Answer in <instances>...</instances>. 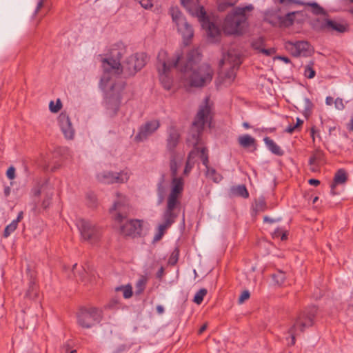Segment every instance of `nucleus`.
Listing matches in <instances>:
<instances>
[{"label":"nucleus","mask_w":353,"mask_h":353,"mask_svg":"<svg viewBox=\"0 0 353 353\" xmlns=\"http://www.w3.org/2000/svg\"><path fill=\"white\" fill-rule=\"evenodd\" d=\"M201 57L198 48L192 49L185 54L179 50L176 51L174 59L171 61L168 52L161 50L157 55V70L159 72H169L172 68H177L188 77L190 86L203 87L212 81L213 70L208 64L199 65Z\"/></svg>","instance_id":"f257e3e1"},{"label":"nucleus","mask_w":353,"mask_h":353,"mask_svg":"<svg viewBox=\"0 0 353 353\" xmlns=\"http://www.w3.org/2000/svg\"><path fill=\"white\" fill-rule=\"evenodd\" d=\"M123 49L117 46H113L106 54L107 57L101 59L103 74L99 84L102 89L105 88L111 80L112 74L119 76L123 73L125 77H131L145 65L147 56L144 52L133 54L121 63V60L123 55Z\"/></svg>","instance_id":"f03ea898"},{"label":"nucleus","mask_w":353,"mask_h":353,"mask_svg":"<svg viewBox=\"0 0 353 353\" xmlns=\"http://www.w3.org/2000/svg\"><path fill=\"white\" fill-rule=\"evenodd\" d=\"M117 195L118 200L109 210L112 219L119 225L121 234L132 238L141 236L143 221L139 219L127 220L131 210L129 201L119 192Z\"/></svg>","instance_id":"7ed1b4c3"},{"label":"nucleus","mask_w":353,"mask_h":353,"mask_svg":"<svg viewBox=\"0 0 353 353\" xmlns=\"http://www.w3.org/2000/svg\"><path fill=\"white\" fill-rule=\"evenodd\" d=\"M214 117L210 98L205 97L203 104L199 106L188 134L186 143L189 146H198L201 141V136L205 125L211 128Z\"/></svg>","instance_id":"20e7f679"},{"label":"nucleus","mask_w":353,"mask_h":353,"mask_svg":"<svg viewBox=\"0 0 353 353\" xmlns=\"http://www.w3.org/2000/svg\"><path fill=\"white\" fill-rule=\"evenodd\" d=\"M181 2L191 15L199 19L209 37L215 39L220 36V28L214 22L210 21L203 6L199 4V0H181Z\"/></svg>","instance_id":"39448f33"},{"label":"nucleus","mask_w":353,"mask_h":353,"mask_svg":"<svg viewBox=\"0 0 353 353\" xmlns=\"http://www.w3.org/2000/svg\"><path fill=\"white\" fill-rule=\"evenodd\" d=\"M253 10L252 5L245 7H236L233 12L228 14L223 22V31L226 34L241 35L243 33L244 25L246 23V11Z\"/></svg>","instance_id":"423d86ee"},{"label":"nucleus","mask_w":353,"mask_h":353,"mask_svg":"<svg viewBox=\"0 0 353 353\" xmlns=\"http://www.w3.org/2000/svg\"><path fill=\"white\" fill-rule=\"evenodd\" d=\"M317 313L318 307L315 305H310L298 314L293 325L288 330V333L291 336L290 345H295L296 335L298 332H303L305 329L313 326Z\"/></svg>","instance_id":"0eeeda50"},{"label":"nucleus","mask_w":353,"mask_h":353,"mask_svg":"<svg viewBox=\"0 0 353 353\" xmlns=\"http://www.w3.org/2000/svg\"><path fill=\"white\" fill-rule=\"evenodd\" d=\"M77 325L83 329H90L103 319V311L95 307H80L76 312Z\"/></svg>","instance_id":"6e6552de"},{"label":"nucleus","mask_w":353,"mask_h":353,"mask_svg":"<svg viewBox=\"0 0 353 353\" xmlns=\"http://www.w3.org/2000/svg\"><path fill=\"white\" fill-rule=\"evenodd\" d=\"M181 141V134L175 125H170L167 130L165 139L166 151L170 155V167L175 172V166L181 157L176 151V148Z\"/></svg>","instance_id":"1a4fd4ad"},{"label":"nucleus","mask_w":353,"mask_h":353,"mask_svg":"<svg viewBox=\"0 0 353 353\" xmlns=\"http://www.w3.org/2000/svg\"><path fill=\"white\" fill-rule=\"evenodd\" d=\"M172 21L176 24L178 31L182 34L184 42L187 44L194 36L192 26L189 24L183 13L177 6H171L169 9Z\"/></svg>","instance_id":"9d476101"},{"label":"nucleus","mask_w":353,"mask_h":353,"mask_svg":"<svg viewBox=\"0 0 353 353\" xmlns=\"http://www.w3.org/2000/svg\"><path fill=\"white\" fill-rule=\"evenodd\" d=\"M125 86V83L121 85L114 83L112 85L110 90L105 94V105L107 109L110 111L109 114L111 117L115 116L119 110L122 99V92Z\"/></svg>","instance_id":"9b49d317"},{"label":"nucleus","mask_w":353,"mask_h":353,"mask_svg":"<svg viewBox=\"0 0 353 353\" xmlns=\"http://www.w3.org/2000/svg\"><path fill=\"white\" fill-rule=\"evenodd\" d=\"M77 226L82 238L90 243H95L100 239L101 233L99 229L90 221L85 219H79Z\"/></svg>","instance_id":"f8f14e48"},{"label":"nucleus","mask_w":353,"mask_h":353,"mask_svg":"<svg viewBox=\"0 0 353 353\" xmlns=\"http://www.w3.org/2000/svg\"><path fill=\"white\" fill-rule=\"evenodd\" d=\"M161 126L159 119H152L145 122L139 128L134 137L137 142H142L153 134Z\"/></svg>","instance_id":"ddd939ff"},{"label":"nucleus","mask_w":353,"mask_h":353,"mask_svg":"<svg viewBox=\"0 0 353 353\" xmlns=\"http://www.w3.org/2000/svg\"><path fill=\"white\" fill-rule=\"evenodd\" d=\"M310 47V43L305 41H297L295 42L288 41L285 43V48L295 57L299 56L307 57Z\"/></svg>","instance_id":"4468645a"},{"label":"nucleus","mask_w":353,"mask_h":353,"mask_svg":"<svg viewBox=\"0 0 353 353\" xmlns=\"http://www.w3.org/2000/svg\"><path fill=\"white\" fill-rule=\"evenodd\" d=\"M99 180L104 183H123L128 181L129 175L128 172L121 171L120 172H114L111 171L103 172L97 176Z\"/></svg>","instance_id":"2eb2a0df"},{"label":"nucleus","mask_w":353,"mask_h":353,"mask_svg":"<svg viewBox=\"0 0 353 353\" xmlns=\"http://www.w3.org/2000/svg\"><path fill=\"white\" fill-rule=\"evenodd\" d=\"M318 28L321 30H326L328 32L336 31L339 33H344L349 30L347 24L341 23L328 19H323L320 23Z\"/></svg>","instance_id":"dca6fc26"},{"label":"nucleus","mask_w":353,"mask_h":353,"mask_svg":"<svg viewBox=\"0 0 353 353\" xmlns=\"http://www.w3.org/2000/svg\"><path fill=\"white\" fill-rule=\"evenodd\" d=\"M58 122L64 137L67 139H72L74 136V130L66 112H61L59 114Z\"/></svg>","instance_id":"f3484780"},{"label":"nucleus","mask_w":353,"mask_h":353,"mask_svg":"<svg viewBox=\"0 0 353 353\" xmlns=\"http://www.w3.org/2000/svg\"><path fill=\"white\" fill-rule=\"evenodd\" d=\"M324 161L325 154L321 150L316 149L313 151L308 161L310 166V171L312 172H319L320 168L323 164Z\"/></svg>","instance_id":"a211bd4d"},{"label":"nucleus","mask_w":353,"mask_h":353,"mask_svg":"<svg viewBox=\"0 0 353 353\" xmlns=\"http://www.w3.org/2000/svg\"><path fill=\"white\" fill-rule=\"evenodd\" d=\"M172 176V188L170 193L181 195L184 188V181L182 177H177L178 164H176L175 172H173L172 167H170Z\"/></svg>","instance_id":"6ab92c4d"},{"label":"nucleus","mask_w":353,"mask_h":353,"mask_svg":"<svg viewBox=\"0 0 353 353\" xmlns=\"http://www.w3.org/2000/svg\"><path fill=\"white\" fill-rule=\"evenodd\" d=\"M267 203L263 196H261L256 199L252 204V213L253 216H256L259 213L264 212L267 210Z\"/></svg>","instance_id":"aec40b11"},{"label":"nucleus","mask_w":353,"mask_h":353,"mask_svg":"<svg viewBox=\"0 0 353 353\" xmlns=\"http://www.w3.org/2000/svg\"><path fill=\"white\" fill-rule=\"evenodd\" d=\"M39 296V288L34 280L31 279L28 283V290L25 294V298L33 301Z\"/></svg>","instance_id":"412c9836"},{"label":"nucleus","mask_w":353,"mask_h":353,"mask_svg":"<svg viewBox=\"0 0 353 353\" xmlns=\"http://www.w3.org/2000/svg\"><path fill=\"white\" fill-rule=\"evenodd\" d=\"M263 141L268 147V150L275 155L283 156L284 154L283 150L270 137H265Z\"/></svg>","instance_id":"4be33fe9"},{"label":"nucleus","mask_w":353,"mask_h":353,"mask_svg":"<svg viewBox=\"0 0 353 353\" xmlns=\"http://www.w3.org/2000/svg\"><path fill=\"white\" fill-rule=\"evenodd\" d=\"M178 214V212H176L175 210H172L166 208L163 216V222H165L167 225H170L171 226L175 222V220L177 218Z\"/></svg>","instance_id":"5701e85b"},{"label":"nucleus","mask_w":353,"mask_h":353,"mask_svg":"<svg viewBox=\"0 0 353 353\" xmlns=\"http://www.w3.org/2000/svg\"><path fill=\"white\" fill-rule=\"evenodd\" d=\"M347 181V174L344 169H339L334 174L332 183L334 184H343Z\"/></svg>","instance_id":"b1692460"},{"label":"nucleus","mask_w":353,"mask_h":353,"mask_svg":"<svg viewBox=\"0 0 353 353\" xmlns=\"http://www.w3.org/2000/svg\"><path fill=\"white\" fill-rule=\"evenodd\" d=\"M179 195L170 193L168 197L166 208L175 210V209L180 205V201L179 200Z\"/></svg>","instance_id":"393cba45"},{"label":"nucleus","mask_w":353,"mask_h":353,"mask_svg":"<svg viewBox=\"0 0 353 353\" xmlns=\"http://www.w3.org/2000/svg\"><path fill=\"white\" fill-rule=\"evenodd\" d=\"M239 143L243 148H248L255 145V139L249 134L241 136L238 139Z\"/></svg>","instance_id":"a878e982"},{"label":"nucleus","mask_w":353,"mask_h":353,"mask_svg":"<svg viewBox=\"0 0 353 353\" xmlns=\"http://www.w3.org/2000/svg\"><path fill=\"white\" fill-rule=\"evenodd\" d=\"M168 72H159V80L163 85V87L167 90H170L172 85V79L168 76Z\"/></svg>","instance_id":"bb28decb"},{"label":"nucleus","mask_w":353,"mask_h":353,"mask_svg":"<svg viewBox=\"0 0 353 353\" xmlns=\"http://www.w3.org/2000/svg\"><path fill=\"white\" fill-rule=\"evenodd\" d=\"M295 12L288 13L284 17L279 18L280 24L283 27H290L293 24Z\"/></svg>","instance_id":"cd10ccee"},{"label":"nucleus","mask_w":353,"mask_h":353,"mask_svg":"<svg viewBox=\"0 0 353 353\" xmlns=\"http://www.w3.org/2000/svg\"><path fill=\"white\" fill-rule=\"evenodd\" d=\"M147 282H148V278L145 276H141L139 278V279L137 281V282L136 283V285H135V288H136L135 294L137 295H139L144 292L146 285H147Z\"/></svg>","instance_id":"c85d7f7f"},{"label":"nucleus","mask_w":353,"mask_h":353,"mask_svg":"<svg viewBox=\"0 0 353 353\" xmlns=\"http://www.w3.org/2000/svg\"><path fill=\"white\" fill-rule=\"evenodd\" d=\"M272 278L278 285H282L286 279V273L281 270H276V272L272 274Z\"/></svg>","instance_id":"c756f323"},{"label":"nucleus","mask_w":353,"mask_h":353,"mask_svg":"<svg viewBox=\"0 0 353 353\" xmlns=\"http://www.w3.org/2000/svg\"><path fill=\"white\" fill-rule=\"evenodd\" d=\"M206 175L215 183H219L223 179L221 174L218 173L213 168L209 167L206 169Z\"/></svg>","instance_id":"7c9ffc66"},{"label":"nucleus","mask_w":353,"mask_h":353,"mask_svg":"<svg viewBox=\"0 0 353 353\" xmlns=\"http://www.w3.org/2000/svg\"><path fill=\"white\" fill-rule=\"evenodd\" d=\"M314 62L310 61L304 67V76L307 79H313L316 75V71L314 69Z\"/></svg>","instance_id":"2f4dec72"},{"label":"nucleus","mask_w":353,"mask_h":353,"mask_svg":"<svg viewBox=\"0 0 353 353\" xmlns=\"http://www.w3.org/2000/svg\"><path fill=\"white\" fill-rule=\"evenodd\" d=\"M236 195L244 199L249 197V192L245 185H239L233 189Z\"/></svg>","instance_id":"473e14b6"},{"label":"nucleus","mask_w":353,"mask_h":353,"mask_svg":"<svg viewBox=\"0 0 353 353\" xmlns=\"http://www.w3.org/2000/svg\"><path fill=\"white\" fill-rule=\"evenodd\" d=\"M313 108L314 104L312 103V102L308 98H305L304 109L303 110V114L306 118H308L311 115Z\"/></svg>","instance_id":"72a5a7b5"},{"label":"nucleus","mask_w":353,"mask_h":353,"mask_svg":"<svg viewBox=\"0 0 353 353\" xmlns=\"http://www.w3.org/2000/svg\"><path fill=\"white\" fill-rule=\"evenodd\" d=\"M265 45V39L262 37L257 38L251 43L252 48L259 52H261V50L264 48Z\"/></svg>","instance_id":"f704fd0d"},{"label":"nucleus","mask_w":353,"mask_h":353,"mask_svg":"<svg viewBox=\"0 0 353 353\" xmlns=\"http://www.w3.org/2000/svg\"><path fill=\"white\" fill-rule=\"evenodd\" d=\"M199 154H200V159L202 161L203 165H205L206 169L208 168L210 166L208 149L205 147L200 148Z\"/></svg>","instance_id":"c9c22d12"},{"label":"nucleus","mask_w":353,"mask_h":353,"mask_svg":"<svg viewBox=\"0 0 353 353\" xmlns=\"http://www.w3.org/2000/svg\"><path fill=\"white\" fill-rule=\"evenodd\" d=\"M207 293L208 290L205 288L200 289L194 295L193 301L197 305L201 304Z\"/></svg>","instance_id":"e433bc0d"},{"label":"nucleus","mask_w":353,"mask_h":353,"mask_svg":"<svg viewBox=\"0 0 353 353\" xmlns=\"http://www.w3.org/2000/svg\"><path fill=\"white\" fill-rule=\"evenodd\" d=\"M116 291H123V297L125 299H129L132 296V288L130 285L125 286H120L116 288Z\"/></svg>","instance_id":"4c0bfd02"},{"label":"nucleus","mask_w":353,"mask_h":353,"mask_svg":"<svg viewBox=\"0 0 353 353\" xmlns=\"http://www.w3.org/2000/svg\"><path fill=\"white\" fill-rule=\"evenodd\" d=\"M179 252L180 251L179 248H175L168 259V263L170 265H175L177 263L179 257Z\"/></svg>","instance_id":"58836bf2"},{"label":"nucleus","mask_w":353,"mask_h":353,"mask_svg":"<svg viewBox=\"0 0 353 353\" xmlns=\"http://www.w3.org/2000/svg\"><path fill=\"white\" fill-rule=\"evenodd\" d=\"M17 225H16L15 222L12 221L9 225H8L3 231V236L4 238H8L14 231L17 228Z\"/></svg>","instance_id":"ea45409f"},{"label":"nucleus","mask_w":353,"mask_h":353,"mask_svg":"<svg viewBox=\"0 0 353 353\" xmlns=\"http://www.w3.org/2000/svg\"><path fill=\"white\" fill-rule=\"evenodd\" d=\"M307 5L312 7V12L313 14L316 15L325 14L324 9L321 6H320L317 3L313 2L311 3H308Z\"/></svg>","instance_id":"a19ab883"},{"label":"nucleus","mask_w":353,"mask_h":353,"mask_svg":"<svg viewBox=\"0 0 353 353\" xmlns=\"http://www.w3.org/2000/svg\"><path fill=\"white\" fill-rule=\"evenodd\" d=\"M62 108V103L59 99L57 100L56 104H54V101H51L49 104L50 110L53 113L58 112Z\"/></svg>","instance_id":"79ce46f5"},{"label":"nucleus","mask_w":353,"mask_h":353,"mask_svg":"<svg viewBox=\"0 0 353 353\" xmlns=\"http://www.w3.org/2000/svg\"><path fill=\"white\" fill-rule=\"evenodd\" d=\"M200 148L198 146L193 147V149L189 152L187 159L192 161L199 154Z\"/></svg>","instance_id":"37998d69"},{"label":"nucleus","mask_w":353,"mask_h":353,"mask_svg":"<svg viewBox=\"0 0 353 353\" xmlns=\"http://www.w3.org/2000/svg\"><path fill=\"white\" fill-rule=\"evenodd\" d=\"M229 2L225 0H220V2L218 4V10L220 12H223L227 10L228 8L232 7V6L228 5Z\"/></svg>","instance_id":"c03bdc74"},{"label":"nucleus","mask_w":353,"mask_h":353,"mask_svg":"<svg viewBox=\"0 0 353 353\" xmlns=\"http://www.w3.org/2000/svg\"><path fill=\"white\" fill-rule=\"evenodd\" d=\"M228 59H231L233 61V67L239 68L241 64V56L235 55L234 59H232V56L230 53H228Z\"/></svg>","instance_id":"a18cd8bd"},{"label":"nucleus","mask_w":353,"mask_h":353,"mask_svg":"<svg viewBox=\"0 0 353 353\" xmlns=\"http://www.w3.org/2000/svg\"><path fill=\"white\" fill-rule=\"evenodd\" d=\"M86 198L90 201L89 205L90 206H94L97 204V199L96 195L94 193H88Z\"/></svg>","instance_id":"49530a36"},{"label":"nucleus","mask_w":353,"mask_h":353,"mask_svg":"<svg viewBox=\"0 0 353 353\" xmlns=\"http://www.w3.org/2000/svg\"><path fill=\"white\" fill-rule=\"evenodd\" d=\"M194 165V162L193 161H190V159H187L185 163V166L184 168V174H188L190 172L191 170Z\"/></svg>","instance_id":"de8ad7c7"},{"label":"nucleus","mask_w":353,"mask_h":353,"mask_svg":"<svg viewBox=\"0 0 353 353\" xmlns=\"http://www.w3.org/2000/svg\"><path fill=\"white\" fill-rule=\"evenodd\" d=\"M335 108L339 110H343L345 108V105L343 103V100L341 98L337 97L334 100Z\"/></svg>","instance_id":"09e8293b"},{"label":"nucleus","mask_w":353,"mask_h":353,"mask_svg":"<svg viewBox=\"0 0 353 353\" xmlns=\"http://www.w3.org/2000/svg\"><path fill=\"white\" fill-rule=\"evenodd\" d=\"M250 296V294L248 290H244L241 294L239 298V303H242L245 300L248 299Z\"/></svg>","instance_id":"8fccbe9b"},{"label":"nucleus","mask_w":353,"mask_h":353,"mask_svg":"<svg viewBox=\"0 0 353 353\" xmlns=\"http://www.w3.org/2000/svg\"><path fill=\"white\" fill-rule=\"evenodd\" d=\"M120 301L117 299H112L108 304V307L110 309H114L119 307Z\"/></svg>","instance_id":"3c124183"},{"label":"nucleus","mask_w":353,"mask_h":353,"mask_svg":"<svg viewBox=\"0 0 353 353\" xmlns=\"http://www.w3.org/2000/svg\"><path fill=\"white\" fill-rule=\"evenodd\" d=\"M7 177L12 180L15 178V168L13 166H10L6 171Z\"/></svg>","instance_id":"603ef678"},{"label":"nucleus","mask_w":353,"mask_h":353,"mask_svg":"<svg viewBox=\"0 0 353 353\" xmlns=\"http://www.w3.org/2000/svg\"><path fill=\"white\" fill-rule=\"evenodd\" d=\"M276 52V49L274 48H271L268 49L263 48L261 50V52L260 53H262L266 56H272L274 54H275Z\"/></svg>","instance_id":"864d4df0"},{"label":"nucleus","mask_w":353,"mask_h":353,"mask_svg":"<svg viewBox=\"0 0 353 353\" xmlns=\"http://www.w3.org/2000/svg\"><path fill=\"white\" fill-rule=\"evenodd\" d=\"M51 201H52V196H47L46 198H45L43 200L42 203H41V207L44 210H46L50 205Z\"/></svg>","instance_id":"5fc2aeb1"},{"label":"nucleus","mask_w":353,"mask_h":353,"mask_svg":"<svg viewBox=\"0 0 353 353\" xmlns=\"http://www.w3.org/2000/svg\"><path fill=\"white\" fill-rule=\"evenodd\" d=\"M47 0H40L38 3H37V8L35 9V11H34V15H36L37 14L39 13V12L43 8L45 7L46 6V3Z\"/></svg>","instance_id":"6e6d98bb"},{"label":"nucleus","mask_w":353,"mask_h":353,"mask_svg":"<svg viewBox=\"0 0 353 353\" xmlns=\"http://www.w3.org/2000/svg\"><path fill=\"white\" fill-rule=\"evenodd\" d=\"M295 131H297V132H300L301 130L298 128V127H295V124L294 125H292V124H290L287 128L285 130V132L289 133V134H292Z\"/></svg>","instance_id":"4d7b16f0"},{"label":"nucleus","mask_w":353,"mask_h":353,"mask_svg":"<svg viewBox=\"0 0 353 353\" xmlns=\"http://www.w3.org/2000/svg\"><path fill=\"white\" fill-rule=\"evenodd\" d=\"M164 274H165V269L163 266H161L159 270L157 271V274H156V277L157 279H158L159 281H161L163 278V276H164Z\"/></svg>","instance_id":"13d9d810"},{"label":"nucleus","mask_w":353,"mask_h":353,"mask_svg":"<svg viewBox=\"0 0 353 353\" xmlns=\"http://www.w3.org/2000/svg\"><path fill=\"white\" fill-rule=\"evenodd\" d=\"M318 134V136H319V130H317L316 129V127L315 126H312L311 128H310V136L312 139V141L313 143H314L315 141V134Z\"/></svg>","instance_id":"bf43d9fd"},{"label":"nucleus","mask_w":353,"mask_h":353,"mask_svg":"<svg viewBox=\"0 0 353 353\" xmlns=\"http://www.w3.org/2000/svg\"><path fill=\"white\" fill-rule=\"evenodd\" d=\"M170 225H167L165 222H163L162 224L159 225V232L161 233H163L164 232V231L170 228Z\"/></svg>","instance_id":"052dcab7"},{"label":"nucleus","mask_w":353,"mask_h":353,"mask_svg":"<svg viewBox=\"0 0 353 353\" xmlns=\"http://www.w3.org/2000/svg\"><path fill=\"white\" fill-rule=\"evenodd\" d=\"M283 231V230L281 228H276L273 233V237H275V238L280 237Z\"/></svg>","instance_id":"680f3d73"},{"label":"nucleus","mask_w":353,"mask_h":353,"mask_svg":"<svg viewBox=\"0 0 353 353\" xmlns=\"http://www.w3.org/2000/svg\"><path fill=\"white\" fill-rule=\"evenodd\" d=\"M308 183L311 185L318 186L320 184V181L316 179H310L308 180Z\"/></svg>","instance_id":"e2e57ef3"},{"label":"nucleus","mask_w":353,"mask_h":353,"mask_svg":"<svg viewBox=\"0 0 353 353\" xmlns=\"http://www.w3.org/2000/svg\"><path fill=\"white\" fill-rule=\"evenodd\" d=\"M23 217V212L22 211H21L19 212L17 219L13 220L12 221L15 222L16 225H18L19 222H20L21 221Z\"/></svg>","instance_id":"0e129e2a"},{"label":"nucleus","mask_w":353,"mask_h":353,"mask_svg":"<svg viewBox=\"0 0 353 353\" xmlns=\"http://www.w3.org/2000/svg\"><path fill=\"white\" fill-rule=\"evenodd\" d=\"M277 59L283 61L285 63H291V60L288 57L285 56H278L276 57Z\"/></svg>","instance_id":"69168bd1"},{"label":"nucleus","mask_w":353,"mask_h":353,"mask_svg":"<svg viewBox=\"0 0 353 353\" xmlns=\"http://www.w3.org/2000/svg\"><path fill=\"white\" fill-rule=\"evenodd\" d=\"M303 124V120L301 119L300 118H296V122L295 124V127H298V128L300 130H301Z\"/></svg>","instance_id":"338daca9"},{"label":"nucleus","mask_w":353,"mask_h":353,"mask_svg":"<svg viewBox=\"0 0 353 353\" xmlns=\"http://www.w3.org/2000/svg\"><path fill=\"white\" fill-rule=\"evenodd\" d=\"M336 184H334V183H332L330 185V193L332 195L334 196L338 194V193L335 191Z\"/></svg>","instance_id":"774afa93"}]
</instances>
